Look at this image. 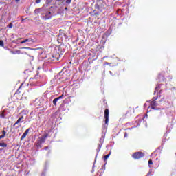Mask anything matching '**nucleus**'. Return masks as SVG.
Listing matches in <instances>:
<instances>
[{"label": "nucleus", "instance_id": "a878e982", "mask_svg": "<svg viewBox=\"0 0 176 176\" xmlns=\"http://www.w3.org/2000/svg\"><path fill=\"white\" fill-rule=\"evenodd\" d=\"M41 3V0H36V3Z\"/></svg>", "mask_w": 176, "mask_h": 176}, {"label": "nucleus", "instance_id": "f3484780", "mask_svg": "<svg viewBox=\"0 0 176 176\" xmlns=\"http://www.w3.org/2000/svg\"><path fill=\"white\" fill-rule=\"evenodd\" d=\"M0 46L1 47H3V46H4V43H3V41H2V40H0Z\"/></svg>", "mask_w": 176, "mask_h": 176}, {"label": "nucleus", "instance_id": "4468645a", "mask_svg": "<svg viewBox=\"0 0 176 176\" xmlns=\"http://www.w3.org/2000/svg\"><path fill=\"white\" fill-rule=\"evenodd\" d=\"M109 156H111V153H109L108 155H107L104 157V160H107L108 159V157H109Z\"/></svg>", "mask_w": 176, "mask_h": 176}, {"label": "nucleus", "instance_id": "473e14b6", "mask_svg": "<svg viewBox=\"0 0 176 176\" xmlns=\"http://www.w3.org/2000/svg\"><path fill=\"white\" fill-rule=\"evenodd\" d=\"M19 127H21V124H19Z\"/></svg>", "mask_w": 176, "mask_h": 176}, {"label": "nucleus", "instance_id": "412c9836", "mask_svg": "<svg viewBox=\"0 0 176 176\" xmlns=\"http://www.w3.org/2000/svg\"><path fill=\"white\" fill-rule=\"evenodd\" d=\"M72 1V0H66V3L69 5V3H71Z\"/></svg>", "mask_w": 176, "mask_h": 176}, {"label": "nucleus", "instance_id": "b1692460", "mask_svg": "<svg viewBox=\"0 0 176 176\" xmlns=\"http://www.w3.org/2000/svg\"><path fill=\"white\" fill-rule=\"evenodd\" d=\"M21 87H23V84L21 85V86L19 87V88L18 90L16 91V93H19V90H20Z\"/></svg>", "mask_w": 176, "mask_h": 176}, {"label": "nucleus", "instance_id": "cd10ccee", "mask_svg": "<svg viewBox=\"0 0 176 176\" xmlns=\"http://www.w3.org/2000/svg\"><path fill=\"white\" fill-rule=\"evenodd\" d=\"M23 43H25V40H23V41H21V44H23Z\"/></svg>", "mask_w": 176, "mask_h": 176}, {"label": "nucleus", "instance_id": "c9c22d12", "mask_svg": "<svg viewBox=\"0 0 176 176\" xmlns=\"http://www.w3.org/2000/svg\"><path fill=\"white\" fill-rule=\"evenodd\" d=\"M38 69H40V68H39V67H38Z\"/></svg>", "mask_w": 176, "mask_h": 176}, {"label": "nucleus", "instance_id": "ddd939ff", "mask_svg": "<svg viewBox=\"0 0 176 176\" xmlns=\"http://www.w3.org/2000/svg\"><path fill=\"white\" fill-rule=\"evenodd\" d=\"M58 100H59L58 98H56L53 100L52 102L55 107H57V101H58Z\"/></svg>", "mask_w": 176, "mask_h": 176}, {"label": "nucleus", "instance_id": "393cba45", "mask_svg": "<svg viewBox=\"0 0 176 176\" xmlns=\"http://www.w3.org/2000/svg\"><path fill=\"white\" fill-rule=\"evenodd\" d=\"M105 65H111V63H108V62H105Z\"/></svg>", "mask_w": 176, "mask_h": 176}, {"label": "nucleus", "instance_id": "1a4fd4ad", "mask_svg": "<svg viewBox=\"0 0 176 176\" xmlns=\"http://www.w3.org/2000/svg\"><path fill=\"white\" fill-rule=\"evenodd\" d=\"M23 119H24V116H21L17 121L14 124L13 126L15 127L16 126H17V124H20V123H23Z\"/></svg>", "mask_w": 176, "mask_h": 176}, {"label": "nucleus", "instance_id": "7c9ffc66", "mask_svg": "<svg viewBox=\"0 0 176 176\" xmlns=\"http://www.w3.org/2000/svg\"><path fill=\"white\" fill-rule=\"evenodd\" d=\"M11 53H12V54H14V53L13 52V51H11Z\"/></svg>", "mask_w": 176, "mask_h": 176}, {"label": "nucleus", "instance_id": "f704fd0d", "mask_svg": "<svg viewBox=\"0 0 176 176\" xmlns=\"http://www.w3.org/2000/svg\"><path fill=\"white\" fill-rule=\"evenodd\" d=\"M45 149H47V147H45Z\"/></svg>", "mask_w": 176, "mask_h": 176}, {"label": "nucleus", "instance_id": "6e6552de", "mask_svg": "<svg viewBox=\"0 0 176 176\" xmlns=\"http://www.w3.org/2000/svg\"><path fill=\"white\" fill-rule=\"evenodd\" d=\"M162 86H163L162 84H160L158 85L156 87H155V91H154V94H156V91H159L160 94H162V92L163 91V88H162Z\"/></svg>", "mask_w": 176, "mask_h": 176}, {"label": "nucleus", "instance_id": "9d476101", "mask_svg": "<svg viewBox=\"0 0 176 176\" xmlns=\"http://www.w3.org/2000/svg\"><path fill=\"white\" fill-rule=\"evenodd\" d=\"M28 133H30V128L26 129L25 131L23 133V134L22 135V136L21 138V141H23V140H24V138H25V137H27V135L28 134Z\"/></svg>", "mask_w": 176, "mask_h": 176}, {"label": "nucleus", "instance_id": "f257e3e1", "mask_svg": "<svg viewBox=\"0 0 176 176\" xmlns=\"http://www.w3.org/2000/svg\"><path fill=\"white\" fill-rule=\"evenodd\" d=\"M63 47H64L63 45H58L54 47L52 54V61H58L60 60V57H61L62 54H64Z\"/></svg>", "mask_w": 176, "mask_h": 176}, {"label": "nucleus", "instance_id": "5701e85b", "mask_svg": "<svg viewBox=\"0 0 176 176\" xmlns=\"http://www.w3.org/2000/svg\"><path fill=\"white\" fill-rule=\"evenodd\" d=\"M39 78V74H36L35 76H34V79H38Z\"/></svg>", "mask_w": 176, "mask_h": 176}, {"label": "nucleus", "instance_id": "aec40b11", "mask_svg": "<svg viewBox=\"0 0 176 176\" xmlns=\"http://www.w3.org/2000/svg\"><path fill=\"white\" fill-rule=\"evenodd\" d=\"M58 100H63L64 98V94H62L60 96L58 97Z\"/></svg>", "mask_w": 176, "mask_h": 176}, {"label": "nucleus", "instance_id": "39448f33", "mask_svg": "<svg viewBox=\"0 0 176 176\" xmlns=\"http://www.w3.org/2000/svg\"><path fill=\"white\" fill-rule=\"evenodd\" d=\"M145 156V153L141 151L135 152L132 155V157L135 160L142 159Z\"/></svg>", "mask_w": 176, "mask_h": 176}, {"label": "nucleus", "instance_id": "dca6fc26", "mask_svg": "<svg viewBox=\"0 0 176 176\" xmlns=\"http://www.w3.org/2000/svg\"><path fill=\"white\" fill-rule=\"evenodd\" d=\"M152 164H153V162L152 161V160H148V166H149V167H151V166H152Z\"/></svg>", "mask_w": 176, "mask_h": 176}, {"label": "nucleus", "instance_id": "9b49d317", "mask_svg": "<svg viewBox=\"0 0 176 176\" xmlns=\"http://www.w3.org/2000/svg\"><path fill=\"white\" fill-rule=\"evenodd\" d=\"M0 147L5 148L8 147V144L5 143V142H0Z\"/></svg>", "mask_w": 176, "mask_h": 176}, {"label": "nucleus", "instance_id": "7ed1b4c3", "mask_svg": "<svg viewBox=\"0 0 176 176\" xmlns=\"http://www.w3.org/2000/svg\"><path fill=\"white\" fill-rule=\"evenodd\" d=\"M160 97V95L159 96V94H157V98H153L152 100H151L150 106H148L147 109L148 112H151L152 109H154L156 111L157 109L156 107H157V102H156V100Z\"/></svg>", "mask_w": 176, "mask_h": 176}, {"label": "nucleus", "instance_id": "0eeeda50", "mask_svg": "<svg viewBox=\"0 0 176 176\" xmlns=\"http://www.w3.org/2000/svg\"><path fill=\"white\" fill-rule=\"evenodd\" d=\"M104 144V138H100L99 140V145L98 148H97V152H100L101 151V147L102 146V144Z\"/></svg>", "mask_w": 176, "mask_h": 176}, {"label": "nucleus", "instance_id": "20e7f679", "mask_svg": "<svg viewBox=\"0 0 176 176\" xmlns=\"http://www.w3.org/2000/svg\"><path fill=\"white\" fill-rule=\"evenodd\" d=\"M95 8L98 10L102 12V10H105V9H107V3H105L104 0H97Z\"/></svg>", "mask_w": 176, "mask_h": 176}, {"label": "nucleus", "instance_id": "2eb2a0df", "mask_svg": "<svg viewBox=\"0 0 176 176\" xmlns=\"http://www.w3.org/2000/svg\"><path fill=\"white\" fill-rule=\"evenodd\" d=\"M133 112V109H129L127 112H126V115H131V113Z\"/></svg>", "mask_w": 176, "mask_h": 176}, {"label": "nucleus", "instance_id": "f03ea898", "mask_svg": "<svg viewBox=\"0 0 176 176\" xmlns=\"http://www.w3.org/2000/svg\"><path fill=\"white\" fill-rule=\"evenodd\" d=\"M49 137V133H45L41 137L38 138L35 142L36 146L37 148H42V144L46 142V139Z\"/></svg>", "mask_w": 176, "mask_h": 176}, {"label": "nucleus", "instance_id": "2f4dec72", "mask_svg": "<svg viewBox=\"0 0 176 176\" xmlns=\"http://www.w3.org/2000/svg\"><path fill=\"white\" fill-rule=\"evenodd\" d=\"M58 1V2H60V1H62V0H57Z\"/></svg>", "mask_w": 176, "mask_h": 176}, {"label": "nucleus", "instance_id": "4be33fe9", "mask_svg": "<svg viewBox=\"0 0 176 176\" xmlns=\"http://www.w3.org/2000/svg\"><path fill=\"white\" fill-rule=\"evenodd\" d=\"M165 111H160V116H163V115H164Z\"/></svg>", "mask_w": 176, "mask_h": 176}, {"label": "nucleus", "instance_id": "f8f14e48", "mask_svg": "<svg viewBox=\"0 0 176 176\" xmlns=\"http://www.w3.org/2000/svg\"><path fill=\"white\" fill-rule=\"evenodd\" d=\"M6 135V131H5V130H3L2 135L0 136V140H2V138H5Z\"/></svg>", "mask_w": 176, "mask_h": 176}, {"label": "nucleus", "instance_id": "6ab92c4d", "mask_svg": "<svg viewBox=\"0 0 176 176\" xmlns=\"http://www.w3.org/2000/svg\"><path fill=\"white\" fill-rule=\"evenodd\" d=\"M8 27V28H13V23H9Z\"/></svg>", "mask_w": 176, "mask_h": 176}, {"label": "nucleus", "instance_id": "72a5a7b5", "mask_svg": "<svg viewBox=\"0 0 176 176\" xmlns=\"http://www.w3.org/2000/svg\"><path fill=\"white\" fill-rule=\"evenodd\" d=\"M25 49H30V47H25Z\"/></svg>", "mask_w": 176, "mask_h": 176}, {"label": "nucleus", "instance_id": "a211bd4d", "mask_svg": "<svg viewBox=\"0 0 176 176\" xmlns=\"http://www.w3.org/2000/svg\"><path fill=\"white\" fill-rule=\"evenodd\" d=\"M0 118H1V119H3V118H5V113H1V114H0Z\"/></svg>", "mask_w": 176, "mask_h": 176}, {"label": "nucleus", "instance_id": "c85d7f7f", "mask_svg": "<svg viewBox=\"0 0 176 176\" xmlns=\"http://www.w3.org/2000/svg\"><path fill=\"white\" fill-rule=\"evenodd\" d=\"M124 137H127V132H125Z\"/></svg>", "mask_w": 176, "mask_h": 176}, {"label": "nucleus", "instance_id": "c756f323", "mask_svg": "<svg viewBox=\"0 0 176 176\" xmlns=\"http://www.w3.org/2000/svg\"><path fill=\"white\" fill-rule=\"evenodd\" d=\"M15 2L19 3L20 2V0H15Z\"/></svg>", "mask_w": 176, "mask_h": 176}, {"label": "nucleus", "instance_id": "bb28decb", "mask_svg": "<svg viewBox=\"0 0 176 176\" xmlns=\"http://www.w3.org/2000/svg\"><path fill=\"white\" fill-rule=\"evenodd\" d=\"M30 41H31V40H30V39H25V42H30Z\"/></svg>", "mask_w": 176, "mask_h": 176}, {"label": "nucleus", "instance_id": "423d86ee", "mask_svg": "<svg viewBox=\"0 0 176 176\" xmlns=\"http://www.w3.org/2000/svg\"><path fill=\"white\" fill-rule=\"evenodd\" d=\"M104 118L105 119V121H104L105 124H108V123L109 122V109H106L104 110Z\"/></svg>", "mask_w": 176, "mask_h": 176}]
</instances>
